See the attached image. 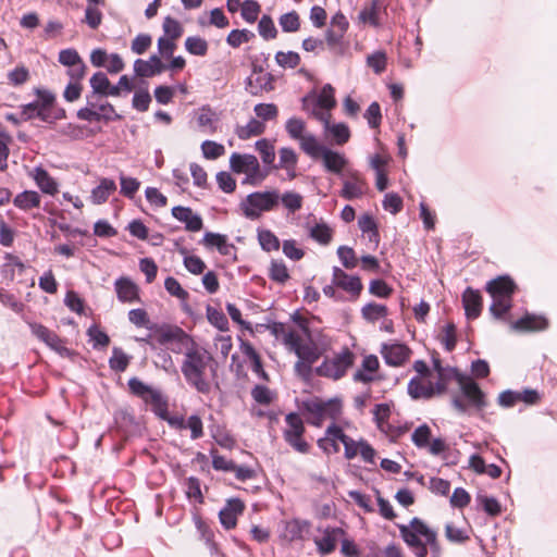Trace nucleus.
I'll return each mask as SVG.
<instances>
[{"label":"nucleus","mask_w":557,"mask_h":557,"mask_svg":"<svg viewBox=\"0 0 557 557\" xmlns=\"http://www.w3.org/2000/svg\"><path fill=\"white\" fill-rule=\"evenodd\" d=\"M181 371L188 385L198 393L209 394L211 383L209 371L213 372V358L203 347H190L181 364Z\"/></svg>","instance_id":"f257e3e1"},{"label":"nucleus","mask_w":557,"mask_h":557,"mask_svg":"<svg viewBox=\"0 0 557 557\" xmlns=\"http://www.w3.org/2000/svg\"><path fill=\"white\" fill-rule=\"evenodd\" d=\"M433 366L436 376H414L408 383V393L414 398H431L446 392L451 375H456L455 368L443 367L437 358H433Z\"/></svg>","instance_id":"f03ea898"},{"label":"nucleus","mask_w":557,"mask_h":557,"mask_svg":"<svg viewBox=\"0 0 557 557\" xmlns=\"http://www.w3.org/2000/svg\"><path fill=\"white\" fill-rule=\"evenodd\" d=\"M404 542L410 547L416 557H426L428 546L438 555L441 546L437 541V534L430 529L421 519L413 518L408 525L398 527Z\"/></svg>","instance_id":"7ed1b4c3"},{"label":"nucleus","mask_w":557,"mask_h":557,"mask_svg":"<svg viewBox=\"0 0 557 557\" xmlns=\"http://www.w3.org/2000/svg\"><path fill=\"white\" fill-rule=\"evenodd\" d=\"M230 169L236 174H244L243 185L259 186L269 175V170L261 168L256 156L233 152L230 157Z\"/></svg>","instance_id":"20e7f679"},{"label":"nucleus","mask_w":557,"mask_h":557,"mask_svg":"<svg viewBox=\"0 0 557 557\" xmlns=\"http://www.w3.org/2000/svg\"><path fill=\"white\" fill-rule=\"evenodd\" d=\"M278 203L280 191L277 189H269L247 195L240 202V209L247 219L257 220L263 212L275 210Z\"/></svg>","instance_id":"39448f33"},{"label":"nucleus","mask_w":557,"mask_h":557,"mask_svg":"<svg viewBox=\"0 0 557 557\" xmlns=\"http://www.w3.org/2000/svg\"><path fill=\"white\" fill-rule=\"evenodd\" d=\"M515 288L516 285L513 281L507 276H499L487 283L486 290L493 299L490 307V311L493 315L500 318L509 311Z\"/></svg>","instance_id":"423d86ee"},{"label":"nucleus","mask_w":557,"mask_h":557,"mask_svg":"<svg viewBox=\"0 0 557 557\" xmlns=\"http://www.w3.org/2000/svg\"><path fill=\"white\" fill-rule=\"evenodd\" d=\"M329 433H335L336 436H338L339 442L344 445V455L346 459L351 460L360 455L364 462L374 463L375 450L368 442L363 440H352L344 433L342 428L334 423L329 426Z\"/></svg>","instance_id":"0eeeda50"},{"label":"nucleus","mask_w":557,"mask_h":557,"mask_svg":"<svg viewBox=\"0 0 557 557\" xmlns=\"http://www.w3.org/2000/svg\"><path fill=\"white\" fill-rule=\"evenodd\" d=\"M355 362V355L348 348H344L341 352L332 358H326L315 369V373L320 376L339 380Z\"/></svg>","instance_id":"6e6552de"},{"label":"nucleus","mask_w":557,"mask_h":557,"mask_svg":"<svg viewBox=\"0 0 557 557\" xmlns=\"http://www.w3.org/2000/svg\"><path fill=\"white\" fill-rule=\"evenodd\" d=\"M304 408L308 413V422L315 426H321L327 418L336 419L341 412V404L337 400L322 401L312 399L304 403Z\"/></svg>","instance_id":"1a4fd4ad"},{"label":"nucleus","mask_w":557,"mask_h":557,"mask_svg":"<svg viewBox=\"0 0 557 557\" xmlns=\"http://www.w3.org/2000/svg\"><path fill=\"white\" fill-rule=\"evenodd\" d=\"M287 349L294 352L298 359L306 361H317L322 355V350L311 339L306 329L304 332L298 331L295 336H288Z\"/></svg>","instance_id":"9d476101"},{"label":"nucleus","mask_w":557,"mask_h":557,"mask_svg":"<svg viewBox=\"0 0 557 557\" xmlns=\"http://www.w3.org/2000/svg\"><path fill=\"white\" fill-rule=\"evenodd\" d=\"M286 428L283 432L285 442L296 451L306 454L309 451V444L302 438L305 425L300 416L290 412L285 417Z\"/></svg>","instance_id":"9b49d317"},{"label":"nucleus","mask_w":557,"mask_h":557,"mask_svg":"<svg viewBox=\"0 0 557 557\" xmlns=\"http://www.w3.org/2000/svg\"><path fill=\"white\" fill-rule=\"evenodd\" d=\"M456 375H451V381L455 380L470 405L481 410L486 406L485 395L480 386L469 376L461 374L455 368Z\"/></svg>","instance_id":"f8f14e48"},{"label":"nucleus","mask_w":557,"mask_h":557,"mask_svg":"<svg viewBox=\"0 0 557 557\" xmlns=\"http://www.w3.org/2000/svg\"><path fill=\"white\" fill-rule=\"evenodd\" d=\"M151 331H154L156 339L160 345L170 347L171 344L178 343L181 346H186L191 343V337L178 326L168 324L161 326L153 325Z\"/></svg>","instance_id":"ddd939ff"},{"label":"nucleus","mask_w":557,"mask_h":557,"mask_svg":"<svg viewBox=\"0 0 557 557\" xmlns=\"http://www.w3.org/2000/svg\"><path fill=\"white\" fill-rule=\"evenodd\" d=\"M312 115L323 123L324 131L327 132L337 145L346 144L350 138L349 127L345 123L331 124V113L326 111L313 110Z\"/></svg>","instance_id":"4468645a"},{"label":"nucleus","mask_w":557,"mask_h":557,"mask_svg":"<svg viewBox=\"0 0 557 557\" xmlns=\"http://www.w3.org/2000/svg\"><path fill=\"white\" fill-rule=\"evenodd\" d=\"M346 175L347 178L343 182L341 196L347 200L362 197L368 189L366 180L356 170H348Z\"/></svg>","instance_id":"2eb2a0df"},{"label":"nucleus","mask_w":557,"mask_h":557,"mask_svg":"<svg viewBox=\"0 0 557 557\" xmlns=\"http://www.w3.org/2000/svg\"><path fill=\"white\" fill-rule=\"evenodd\" d=\"M381 355L386 364L391 367H400L410 358L411 350L405 344L385 343L382 344Z\"/></svg>","instance_id":"dca6fc26"},{"label":"nucleus","mask_w":557,"mask_h":557,"mask_svg":"<svg viewBox=\"0 0 557 557\" xmlns=\"http://www.w3.org/2000/svg\"><path fill=\"white\" fill-rule=\"evenodd\" d=\"M28 326L32 334L39 341L44 342L52 350L60 355H66L69 352L67 348L64 346V342L53 331H50L45 325L36 322H28Z\"/></svg>","instance_id":"f3484780"},{"label":"nucleus","mask_w":557,"mask_h":557,"mask_svg":"<svg viewBox=\"0 0 557 557\" xmlns=\"http://www.w3.org/2000/svg\"><path fill=\"white\" fill-rule=\"evenodd\" d=\"M195 120L198 129L203 134L212 135L219 129L220 114L208 104L198 109Z\"/></svg>","instance_id":"a211bd4d"},{"label":"nucleus","mask_w":557,"mask_h":557,"mask_svg":"<svg viewBox=\"0 0 557 557\" xmlns=\"http://www.w3.org/2000/svg\"><path fill=\"white\" fill-rule=\"evenodd\" d=\"M332 283L354 297H358L363 288L359 276L349 275L338 267L333 268Z\"/></svg>","instance_id":"6ab92c4d"},{"label":"nucleus","mask_w":557,"mask_h":557,"mask_svg":"<svg viewBox=\"0 0 557 557\" xmlns=\"http://www.w3.org/2000/svg\"><path fill=\"white\" fill-rule=\"evenodd\" d=\"M42 194L54 196L59 191V183L42 166H35L27 171Z\"/></svg>","instance_id":"aec40b11"},{"label":"nucleus","mask_w":557,"mask_h":557,"mask_svg":"<svg viewBox=\"0 0 557 557\" xmlns=\"http://www.w3.org/2000/svg\"><path fill=\"white\" fill-rule=\"evenodd\" d=\"M172 215L181 223H184L188 232H199L203 226L202 218L189 207H173Z\"/></svg>","instance_id":"412c9836"},{"label":"nucleus","mask_w":557,"mask_h":557,"mask_svg":"<svg viewBox=\"0 0 557 557\" xmlns=\"http://www.w3.org/2000/svg\"><path fill=\"white\" fill-rule=\"evenodd\" d=\"M311 523L307 520L292 519L284 522L282 537L288 542L304 540L310 532Z\"/></svg>","instance_id":"4be33fe9"},{"label":"nucleus","mask_w":557,"mask_h":557,"mask_svg":"<svg viewBox=\"0 0 557 557\" xmlns=\"http://www.w3.org/2000/svg\"><path fill=\"white\" fill-rule=\"evenodd\" d=\"M116 297L121 302H135L139 300L138 286L126 276H121L114 282Z\"/></svg>","instance_id":"5701e85b"},{"label":"nucleus","mask_w":557,"mask_h":557,"mask_svg":"<svg viewBox=\"0 0 557 557\" xmlns=\"http://www.w3.org/2000/svg\"><path fill=\"white\" fill-rule=\"evenodd\" d=\"M164 70L165 65L156 54L151 55L148 60L137 59L134 62V72L139 77H152Z\"/></svg>","instance_id":"b1692460"},{"label":"nucleus","mask_w":557,"mask_h":557,"mask_svg":"<svg viewBox=\"0 0 557 557\" xmlns=\"http://www.w3.org/2000/svg\"><path fill=\"white\" fill-rule=\"evenodd\" d=\"M322 163L327 172L342 174L348 164V159L342 152L325 148L320 156Z\"/></svg>","instance_id":"393cba45"},{"label":"nucleus","mask_w":557,"mask_h":557,"mask_svg":"<svg viewBox=\"0 0 557 557\" xmlns=\"http://www.w3.org/2000/svg\"><path fill=\"white\" fill-rule=\"evenodd\" d=\"M243 510L244 504L240 499L234 498L228 500L227 505L219 512L221 524L226 530L234 529L237 523V517L242 515Z\"/></svg>","instance_id":"a878e982"},{"label":"nucleus","mask_w":557,"mask_h":557,"mask_svg":"<svg viewBox=\"0 0 557 557\" xmlns=\"http://www.w3.org/2000/svg\"><path fill=\"white\" fill-rule=\"evenodd\" d=\"M344 531L341 528H326L321 537H315L314 543L322 555L332 553L337 542L343 537Z\"/></svg>","instance_id":"bb28decb"},{"label":"nucleus","mask_w":557,"mask_h":557,"mask_svg":"<svg viewBox=\"0 0 557 557\" xmlns=\"http://www.w3.org/2000/svg\"><path fill=\"white\" fill-rule=\"evenodd\" d=\"M379 367L380 362L376 356H366L360 368L354 373V381L366 384L374 381Z\"/></svg>","instance_id":"cd10ccee"},{"label":"nucleus","mask_w":557,"mask_h":557,"mask_svg":"<svg viewBox=\"0 0 557 557\" xmlns=\"http://www.w3.org/2000/svg\"><path fill=\"white\" fill-rule=\"evenodd\" d=\"M202 244L208 248H216L223 256H232L235 246L228 243L227 236L219 233L207 232L202 237Z\"/></svg>","instance_id":"c85d7f7f"},{"label":"nucleus","mask_w":557,"mask_h":557,"mask_svg":"<svg viewBox=\"0 0 557 557\" xmlns=\"http://www.w3.org/2000/svg\"><path fill=\"white\" fill-rule=\"evenodd\" d=\"M462 302L468 319H476L482 310V297L478 290L468 287L462 294Z\"/></svg>","instance_id":"c756f323"},{"label":"nucleus","mask_w":557,"mask_h":557,"mask_svg":"<svg viewBox=\"0 0 557 557\" xmlns=\"http://www.w3.org/2000/svg\"><path fill=\"white\" fill-rule=\"evenodd\" d=\"M278 157V163L273 164V169L285 170L288 178L294 180L296 177V165L298 162L296 152L292 148L284 147L280 149Z\"/></svg>","instance_id":"7c9ffc66"},{"label":"nucleus","mask_w":557,"mask_h":557,"mask_svg":"<svg viewBox=\"0 0 557 557\" xmlns=\"http://www.w3.org/2000/svg\"><path fill=\"white\" fill-rule=\"evenodd\" d=\"M548 326V321L543 315L525 314L516 322L512 327L518 331H542Z\"/></svg>","instance_id":"2f4dec72"},{"label":"nucleus","mask_w":557,"mask_h":557,"mask_svg":"<svg viewBox=\"0 0 557 557\" xmlns=\"http://www.w3.org/2000/svg\"><path fill=\"white\" fill-rule=\"evenodd\" d=\"M116 190V184L113 180L103 177L100 183L90 193V201L94 205L104 203L112 193Z\"/></svg>","instance_id":"473e14b6"},{"label":"nucleus","mask_w":557,"mask_h":557,"mask_svg":"<svg viewBox=\"0 0 557 557\" xmlns=\"http://www.w3.org/2000/svg\"><path fill=\"white\" fill-rule=\"evenodd\" d=\"M40 202L41 197L36 190H24L17 194L13 200L14 206L23 211L39 208Z\"/></svg>","instance_id":"72a5a7b5"},{"label":"nucleus","mask_w":557,"mask_h":557,"mask_svg":"<svg viewBox=\"0 0 557 557\" xmlns=\"http://www.w3.org/2000/svg\"><path fill=\"white\" fill-rule=\"evenodd\" d=\"M265 131V125L262 121L251 119L246 125H238L235 128V134L242 140H247L253 136H259Z\"/></svg>","instance_id":"f704fd0d"},{"label":"nucleus","mask_w":557,"mask_h":557,"mask_svg":"<svg viewBox=\"0 0 557 557\" xmlns=\"http://www.w3.org/2000/svg\"><path fill=\"white\" fill-rule=\"evenodd\" d=\"M143 399L152 406L156 414L164 417L168 412V400L159 389L151 387Z\"/></svg>","instance_id":"c9c22d12"},{"label":"nucleus","mask_w":557,"mask_h":557,"mask_svg":"<svg viewBox=\"0 0 557 557\" xmlns=\"http://www.w3.org/2000/svg\"><path fill=\"white\" fill-rule=\"evenodd\" d=\"M335 104H336V101L334 98V88L330 84H326L322 87V89L315 100V104H314L312 111L313 110L326 111V112L331 113L330 111L335 107Z\"/></svg>","instance_id":"e433bc0d"},{"label":"nucleus","mask_w":557,"mask_h":557,"mask_svg":"<svg viewBox=\"0 0 557 557\" xmlns=\"http://www.w3.org/2000/svg\"><path fill=\"white\" fill-rule=\"evenodd\" d=\"M298 141L304 152L313 159L320 158L323 150L326 148L325 146L321 145L317 137L311 133H307Z\"/></svg>","instance_id":"4c0bfd02"},{"label":"nucleus","mask_w":557,"mask_h":557,"mask_svg":"<svg viewBox=\"0 0 557 557\" xmlns=\"http://www.w3.org/2000/svg\"><path fill=\"white\" fill-rule=\"evenodd\" d=\"M361 315L366 321L374 323L380 319H385L388 315V309L385 305L369 302L362 307Z\"/></svg>","instance_id":"58836bf2"},{"label":"nucleus","mask_w":557,"mask_h":557,"mask_svg":"<svg viewBox=\"0 0 557 557\" xmlns=\"http://www.w3.org/2000/svg\"><path fill=\"white\" fill-rule=\"evenodd\" d=\"M381 11V4L377 0H373L369 5H366L358 15V18L363 24H369L371 26H379V15Z\"/></svg>","instance_id":"ea45409f"},{"label":"nucleus","mask_w":557,"mask_h":557,"mask_svg":"<svg viewBox=\"0 0 557 557\" xmlns=\"http://www.w3.org/2000/svg\"><path fill=\"white\" fill-rule=\"evenodd\" d=\"M256 150L259 152L261 160L265 166H273L275 160L274 145L267 138L256 141Z\"/></svg>","instance_id":"a19ab883"},{"label":"nucleus","mask_w":557,"mask_h":557,"mask_svg":"<svg viewBox=\"0 0 557 557\" xmlns=\"http://www.w3.org/2000/svg\"><path fill=\"white\" fill-rule=\"evenodd\" d=\"M131 356L126 355L122 348L113 347L112 356L109 359L110 368L115 372H123L127 369Z\"/></svg>","instance_id":"79ce46f5"},{"label":"nucleus","mask_w":557,"mask_h":557,"mask_svg":"<svg viewBox=\"0 0 557 557\" xmlns=\"http://www.w3.org/2000/svg\"><path fill=\"white\" fill-rule=\"evenodd\" d=\"M309 236L321 245H329L332 240L333 232L325 223H317L309 227Z\"/></svg>","instance_id":"37998d69"},{"label":"nucleus","mask_w":557,"mask_h":557,"mask_svg":"<svg viewBox=\"0 0 557 557\" xmlns=\"http://www.w3.org/2000/svg\"><path fill=\"white\" fill-rule=\"evenodd\" d=\"M280 202L289 213H295L301 209L304 198L296 191H285L282 195L280 194Z\"/></svg>","instance_id":"c03bdc74"},{"label":"nucleus","mask_w":557,"mask_h":557,"mask_svg":"<svg viewBox=\"0 0 557 557\" xmlns=\"http://www.w3.org/2000/svg\"><path fill=\"white\" fill-rule=\"evenodd\" d=\"M207 319L211 325L216 327L218 330L225 332L228 330V321L226 315L219 309L207 306L206 309Z\"/></svg>","instance_id":"a18cd8bd"},{"label":"nucleus","mask_w":557,"mask_h":557,"mask_svg":"<svg viewBox=\"0 0 557 557\" xmlns=\"http://www.w3.org/2000/svg\"><path fill=\"white\" fill-rule=\"evenodd\" d=\"M185 49L193 55L203 57L208 52V42L199 36H190L185 40Z\"/></svg>","instance_id":"49530a36"},{"label":"nucleus","mask_w":557,"mask_h":557,"mask_svg":"<svg viewBox=\"0 0 557 557\" xmlns=\"http://www.w3.org/2000/svg\"><path fill=\"white\" fill-rule=\"evenodd\" d=\"M343 36L341 32L329 29L325 34V42L330 51L335 55H343L345 47L343 44Z\"/></svg>","instance_id":"de8ad7c7"},{"label":"nucleus","mask_w":557,"mask_h":557,"mask_svg":"<svg viewBox=\"0 0 557 557\" xmlns=\"http://www.w3.org/2000/svg\"><path fill=\"white\" fill-rule=\"evenodd\" d=\"M269 276L272 281L283 284L289 278V273L282 260H272Z\"/></svg>","instance_id":"09e8293b"},{"label":"nucleus","mask_w":557,"mask_h":557,"mask_svg":"<svg viewBox=\"0 0 557 557\" xmlns=\"http://www.w3.org/2000/svg\"><path fill=\"white\" fill-rule=\"evenodd\" d=\"M278 24L283 32L295 33L300 28L299 15L296 11L282 14L278 18Z\"/></svg>","instance_id":"8fccbe9b"},{"label":"nucleus","mask_w":557,"mask_h":557,"mask_svg":"<svg viewBox=\"0 0 557 557\" xmlns=\"http://www.w3.org/2000/svg\"><path fill=\"white\" fill-rule=\"evenodd\" d=\"M358 226L362 233H369L370 240L375 244L379 243L377 226L372 215L363 214L358 220Z\"/></svg>","instance_id":"3c124183"},{"label":"nucleus","mask_w":557,"mask_h":557,"mask_svg":"<svg viewBox=\"0 0 557 557\" xmlns=\"http://www.w3.org/2000/svg\"><path fill=\"white\" fill-rule=\"evenodd\" d=\"M253 37V33L248 29H233L227 35L226 42L233 48H238L243 44L250 41Z\"/></svg>","instance_id":"603ef678"},{"label":"nucleus","mask_w":557,"mask_h":557,"mask_svg":"<svg viewBox=\"0 0 557 557\" xmlns=\"http://www.w3.org/2000/svg\"><path fill=\"white\" fill-rule=\"evenodd\" d=\"M182 253L184 255V267L189 273L195 275L203 273V271L206 270V263L202 261L201 258L195 255H187L185 250H182Z\"/></svg>","instance_id":"864d4df0"},{"label":"nucleus","mask_w":557,"mask_h":557,"mask_svg":"<svg viewBox=\"0 0 557 557\" xmlns=\"http://www.w3.org/2000/svg\"><path fill=\"white\" fill-rule=\"evenodd\" d=\"M201 151L206 159L215 160L225 153V148L222 144L213 140H205L201 144Z\"/></svg>","instance_id":"5fc2aeb1"},{"label":"nucleus","mask_w":557,"mask_h":557,"mask_svg":"<svg viewBox=\"0 0 557 557\" xmlns=\"http://www.w3.org/2000/svg\"><path fill=\"white\" fill-rule=\"evenodd\" d=\"M258 240L261 248L265 251H273L280 248L278 238L269 230L259 231Z\"/></svg>","instance_id":"6e6d98bb"},{"label":"nucleus","mask_w":557,"mask_h":557,"mask_svg":"<svg viewBox=\"0 0 557 557\" xmlns=\"http://www.w3.org/2000/svg\"><path fill=\"white\" fill-rule=\"evenodd\" d=\"M275 61L283 69H295L300 63V57L294 51H278L275 54Z\"/></svg>","instance_id":"4d7b16f0"},{"label":"nucleus","mask_w":557,"mask_h":557,"mask_svg":"<svg viewBox=\"0 0 557 557\" xmlns=\"http://www.w3.org/2000/svg\"><path fill=\"white\" fill-rule=\"evenodd\" d=\"M95 111L97 113V119L99 121L103 120V121H115V120H120L121 119V115L117 114L113 108V106L111 103H109L108 101H104V102H101V103H97L95 102Z\"/></svg>","instance_id":"13d9d810"},{"label":"nucleus","mask_w":557,"mask_h":557,"mask_svg":"<svg viewBox=\"0 0 557 557\" xmlns=\"http://www.w3.org/2000/svg\"><path fill=\"white\" fill-rule=\"evenodd\" d=\"M440 341L447 351H451L456 347V326L453 323H447L440 335Z\"/></svg>","instance_id":"bf43d9fd"},{"label":"nucleus","mask_w":557,"mask_h":557,"mask_svg":"<svg viewBox=\"0 0 557 557\" xmlns=\"http://www.w3.org/2000/svg\"><path fill=\"white\" fill-rule=\"evenodd\" d=\"M128 320L137 327H146L148 330L153 329V325L150 323L148 313L145 309L137 308L129 310Z\"/></svg>","instance_id":"052dcab7"},{"label":"nucleus","mask_w":557,"mask_h":557,"mask_svg":"<svg viewBox=\"0 0 557 557\" xmlns=\"http://www.w3.org/2000/svg\"><path fill=\"white\" fill-rule=\"evenodd\" d=\"M258 30L265 40L274 39L277 35L273 20L269 15H263L258 23Z\"/></svg>","instance_id":"680f3d73"},{"label":"nucleus","mask_w":557,"mask_h":557,"mask_svg":"<svg viewBox=\"0 0 557 557\" xmlns=\"http://www.w3.org/2000/svg\"><path fill=\"white\" fill-rule=\"evenodd\" d=\"M121 194L127 198H133L140 187V182L135 177L120 175Z\"/></svg>","instance_id":"e2e57ef3"},{"label":"nucleus","mask_w":557,"mask_h":557,"mask_svg":"<svg viewBox=\"0 0 557 557\" xmlns=\"http://www.w3.org/2000/svg\"><path fill=\"white\" fill-rule=\"evenodd\" d=\"M253 111L263 123L276 119L278 114L277 107L274 103H258L255 106Z\"/></svg>","instance_id":"0e129e2a"},{"label":"nucleus","mask_w":557,"mask_h":557,"mask_svg":"<svg viewBox=\"0 0 557 557\" xmlns=\"http://www.w3.org/2000/svg\"><path fill=\"white\" fill-rule=\"evenodd\" d=\"M337 256L346 269H354L357 267L358 259L356 257L355 250L348 246H339L337 249Z\"/></svg>","instance_id":"69168bd1"},{"label":"nucleus","mask_w":557,"mask_h":557,"mask_svg":"<svg viewBox=\"0 0 557 557\" xmlns=\"http://www.w3.org/2000/svg\"><path fill=\"white\" fill-rule=\"evenodd\" d=\"M305 131L306 124L300 119L292 117L286 122V132L290 138L295 140H299L301 137H304L307 134Z\"/></svg>","instance_id":"338daca9"},{"label":"nucleus","mask_w":557,"mask_h":557,"mask_svg":"<svg viewBox=\"0 0 557 557\" xmlns=\"http://www.w3.org/2000/svg\"><path fill=\"white\" fill-rule=\"evenodd\" d=\"M430 438H431V429L426 424H422V425L418 426L411 435V440H412L413 444L419 448L426 447L430 443Z\"/></svg>","instance_id":"774afa93"}]
</instances>
